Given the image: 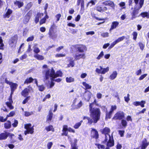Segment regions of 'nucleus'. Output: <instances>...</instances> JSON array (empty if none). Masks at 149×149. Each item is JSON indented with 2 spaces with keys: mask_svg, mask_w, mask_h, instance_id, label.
I'll return each mask as SVG.
<instances>
[{
  "mask_svg": "<svg viewBox=\"0 0 149 149\" xmlns=\"http://www.w3.org/2000/svg\"><path fill=\"white\" fill-rule=\"evenodd\" d=\"M140 104L141 107H144V104L146 103V101H145L142 100L141 102H140Z\"/></svg>",
  "mask_w": 149,
  "mask_h": 149,
  "instance_id": "e2e57ef3",
  "label": "nucleus"
},
{
  "mask_svg": "<svg viewBox=\"0 0 149 149\" xmlns=\"http://www.w3.org/2000/svg\"><path fill=\"white\" fill-rule=\"evenodd\" d=\"M38 87L39 90L40 91H42L45 89V87L43 85H41L38 86Z\"/></svg>",
  "mask_w": 149,
  "mask_h": 149,
  "instance_id": "8fccbe9b",
  "label": "nucleus"
},
{
  "mask_svg": "<svg viewBox=\"0 0 149 149\" xmlns=\"http://www.w3.org/2000/svg\"><path fill=\"white\" fill-rule=\"evenodd\" d=\"M149 145V142H148L146 139L143 140L141 146V149H146Z\"/></svg>",
  "mask_w": 149,
  "mask_h": 149,
  "instance_id": "4468645a",
  "label": "nucleus"
},
{
  "mask_svg": "<svg viewBox=\"0 0 149 149\" xmlns=\"http://www.w3.org/2000/svg\"><path fill=\"white\" fill-rule=\"evenodd\" d=\"M102 66H100L99 68L96 69L95 70L96 72L98 74H102Z\"/></svg>",
  "mask_w": 149,
  "mask_h": 149,
  "instance_id": "ea45409f",
  "label": "nucleus"
},
{
  "mask_svg": "<svg viewBox=\"0 0 149 149\" xmlns=\"http://www.w3.org/2000/svg\"><path fill=\"white\" fill-rule=\"evenodd\" d=\"M28 31L29 29L27 28H26L24 29L23 33V35L24 36H25L27 34Z\"/></svg>",
  "mask_w": 149,
  "mask_h": 149,
  "instance_id": "052dcab7",
  "label": "nucleus"
},
{
  "mask_svg": "<svg viewBox=\"0 0 149 149\" xmlns=\"http://www.w3.org/2000/svg\"><path fill=\"white\" fill-rule=\"evenodd\" d=\"M103 4L105 5L109 6L113 9H114L115 4L112 1H106L104 2Z\"/></svg>",
  "mask_w": 149,
  "mask_h": 149,
  "instance_id": "a211bd4d",
  "label": "nucleus"
},
{
  "mask_svg": "<svg viewBox=\"0 0 149 149\" xmlns=\"http://www.w3.org/2000/svg\"><path fill=\"white\" fill-rule=\"evenodd\" d=\"M101 36L103 37H107L109 36V33H103L101 34Z\"/></svg>",
  "mask_w": 149,
  "mask_h": 149,
  "instance_id": "680f3d73",
  "label": "nucleus"
},
{
  "mask_svg": "<svg viewBox=\"0 0 149 149\" xmlns=\"http://www.w3.org/2000/svg\"><path fill=\"white\" fill-rule=\"evenodd\" d=\"M53 145V143L52 142H49L47 143V146L48 149H50L52 145Z\"/></svg>",
  "mask_w": 149,
  "mask_h": 149,
  "instance_id": "bf43d9fd",
  "label": "nucleus"
},
{
  "mask_svg": "<svg viewBox=\"0 0 149 149\" xmlns=\"http://www.w3.org/2000/svg\"><path fill=\"white\" fill-rule=\"evenodd\" d=\"M33 80V79L31 77L27 78L25 80L24 83L25 84H28L30 83Z\"/></svg>",
  "mask_w": 149,
  "mask_h": 149,
  "instance_id": "f704fd0d",
  "label": "nucleus"
},
{
  "mask_svg": "<svg viewBox=\"0 0 149 149\" xmlns=\"http://www.w3.org/2000/svg\"><path fill=\"white\" fill-rule=\"evenodd\" d=\"M11 123L10 121H8L4 124V127L6 129H8L11 127Z\"/></svg>",
  "mask_w": 149,
  "mask_h": 149,
  "instance_id": "bb28decb",
  "label": "nucleus"
},
{
  "mask_svg": "<svg viewBox=\"0 0 149 149\" xmlns=\"http://www.w3.org/2000/svg\"><path fill=\"white\" fill-rule=\"evenodd\" d=\"M121 124L123 126L125 127L127 125V122L126 120H122L121 121Z\"/></svg>",
  "mask_w": 149,
  "mask_h": 149,
  "instance_id": "603ef678",
  "label": "nucleus"
},
{
  "mask_svg": "<svg viewBox=\"0 0 149 149\" xmlns=\"http://www.w3.org/2000/svg\"><path fill=\"white\" fill-rule=\"evenodd\" d=\"M18 124V122L17 120H15L14 123L12 124L13 126L14 127H16L17 126Z\"/></svg>",
  "mask_w": 149,
  "mask_h": 149,
  "instance_id": "6e6d98bb",
  "label": "nucleus"
},
{
  "mask_svg": "<svg viewBox=\"0 0 149 149\" xmlns=\"http://www.w3.org/2000/svg\"><path fill=\"white\" fill-rule=\"evenodd\" d=\"M119 22L117 21L113 22L111 24L110 30L115 29L118 25Z\"/></svg>",
  "mask_w": 149,
  "mask_h": 149,
  "instance_id": "b1692460",
  "label": "nucleus"
},
{
  "mask_svg": "<svg viewBox=\"0 0 149 149\" xmlns=\"http://www.w3.org/2000/svg\"><path fill=\"white\" fill-rule=\"evenodd\" d=\"M117 73L116 71H114L109 76V78L111 80H113L116 77Z\"/></svg>",
  "mask_w": 149,
  "mask_h": 149,
  "instance_id": "a878e982",
  "label": "nucleus"
},
{
  "mask_svg": "<svg viewBox=\"0 0 149 149\" xmlns=\"http://www.w3.org/2000/svg\"><path fill=\"white\" fill-rule=\"evenodd\" d=\"M12 12V10L10 9H8L6 13L4 15L3 17L5 18H8Z\"/></svg>",
  "mask_w": 149,
  "mask_h": 149,
  "instance_id": "393cba45",
  "label": "nucleus"
},
{
  "mask_svg": "<svg viewBox=\"0 0 149 149\" xmlns=\"http://www.w3.org/2000/svg\"><path fill=\"white\" fill-rule=\"evenodd\" d=\"M15 114V112L14 111H12L9 113V114L7 116L8 118L9 117H11L13 116Z\"/></svg>",
  "mask_w": 149,
  "mask_h": 149,
  "instance_id": "338daca9",
  "label": "nucleus"
},
{
  "mask_svg": "<svg viewBox=\"0 0 149 149\" xmlns=\"http://www.w3.org/2000/svg\"><path fill=\"white\" fill-rule=\"evenodd\" d=\"M124 116V113L121 111L117 112L114 115L113 118L115 119L120 120L123 118Z\"/></svg>",
  "mask_w": 149,
  "mask_h": 149,
  "instance_id": "1a4fd4ad",
  "label": "nucleus"
},
{
  "mask_svg": "<svg viewBox=\"0 0 149 149\" xmlns=\"http://www.w3.org/2000/svg\"><path fill=\"white\" fill-rule=\"evenodd\" d=\"M42 68L44 69L42 73L45 75L44 81L46 83L47 82V81L49 79V78L53 79L57 77H61L62 76V73L60 70L57 71L55 73L53 68H52L51 69L48 68L47 66L46 65H44Z\"/></svg>",
  "mask_w": 149,
  "mask_h": 149,
  "instance_id": "f257e3e1",
  "label": "nucleus"
},
{
  "mask_svg": "<svg viewBox=\"0 0 149 149\" xmlns=\"http://www.w3.org/2000/svg\"><path fill=\"white\" fill-rule=\"evenodd\" d=\"M32 3L31 2H30L27 4L26 8L28 9H29L30 8H31L32 6Z\"/></svg>",
  "mask_w": 149,
  "mask_h": 149,
  "instance_id": "774afa93",
  "label": "nucleus"
},
{
  "mask_svg": "<svg viewBox=\"0 0 149 149\" xmlns=\"http://www.w3.org/2000/svg\"><path fill=\"white\" fill-rule=\"evenodd\" d=\"M34 57L39 60H43L44 58L43 56L38 54H34Z\"/></svg>",
  "mask_w": 149,
  "mask_h": 149,
  "instance_id": "cd10ccee",
  "label": "nucleus"
},
{
  "mask_svg": "<svg viewBox=\"0 0 149 149\" xmlns=\"http://www.w3.org/2000/svg\"><path fill=\"white\" fill-rule=\"evenodd\" d=\"M81 4V10L80 12L81 13H83L84 10V0H77V5L79 6Z\"/></svg>",
  "mask_w": 149,
  "mask_h": 149,
  "instance_id": "ddd939ff",
  "label": "nucleus"
},
{
  "mask_svg": "<svg viewBox=\"0 0 149 149\" xmlns=\"http://www.w3.org/2000/svg\"><path fill=\"white\" fill-rule=\"evenodd\" d=\"M87 120L88 121V123L90 124H91L93 123H94L93 122V118H87Z\"/></svg>",
  "mask_w": 149,
  "mask_h": 149,
  "instance_id": "0e129e2a",
  "label": "nucleus"
},
{
  "mask_svg": "<svg viewBox=\"0 0 149 149\" xmlns=\"http://www.w3.org/2000/svg\"><path fill=\"white\" fill-rule=\"evenodd\" d=\"M104 55V53L103 51H102L100 54L96 58L97 60H100L101 59L103 56Z\"/></svg>",
  "mask_w": 149,
  "mask_h": 149,
  "instance_id": "37998d69",
  "label": "nucleus"
},
{
  "mask_svg": "<svg viewBox=\"0 0 149 149\" xmlns=\"http://www.w3.org/2000/svg\"><path fill=\"white\" fill-rule=\"evenodd\" d=\"M109 70V68L107 67L105 68H102V74H104L106 72H107Z\"/></svg>",
  "mask_w": 149,
  "mask_h": 149,
  "instance_id": "79ce46f5",
  "label": "nucleus"
},
{
  "mask_svg": "<svg viewBox=\"0 0 149 149\" xmlns=\"http://www.w3.org/2000/svg\"><path fill=\"white\" fill-rule=\"evenodd\" d=\"M74 61H71L70 63L68 65V67H73L74 66Z\"/></svg>",
  "mask_w": 149,
  "mask_h": 149,
  "instance_id": "09e8293b",
  "label": "nucleus"
},
{
  "mask_svg": "<svg viewBox=\"0 0 149 149\" xmlns=\"http://www.w3.org/2000/svg\"><path fill=\"white\" fill-rule=\"evenodd\" d=\"M48 18V16L47 15V14H46V15L45 16V17L40 20V24L41 25L45 23L46 22V19Z\"/></svg>",
  "mask_w": 149,
  "mask_h": 149,
  "instance_id": "c85d7f7f",
  "label": "nucleus"
},
{
  "mask_svg": "<svg viewBox=\"0 0 149 149\" xmlns=\"http://www.w3.org/2000/svg\"><path fill=\"white\" fill-rule=\"evenodd\" d=\"M29 91L30 90L29 89L26 88L22 91L21 93L22 95L24 97H26L28 95Z\"/></svg>",
  "mask_w": 149,
  "mask_h": 149,
  "instance_id": "412c9836",
  "label": "nucleus"
},
{
  "mask_svg": "<svg viewBox=\"0 0 149 149\" xmlns=\"http://www.w3.org/2000/svg\"><path fill=\"white\" fill-rule=\"evenodd\" d=\"M147 75V74H144L141 75L139 78V80H143L144 78H145Z\"/></svg>",
  "mask_w": 149,
  "mask_h": 149,
  "instance_id": "4d7b16f0",
  "label": "nucleus"
},
{
  "mask_svg": "<svg viewBox=\"0 0 149 149\" xmlns=\"http://www.w3.org/2000/svg\"><path fill=\"white\" fill-rule=\"evenodd\" d=\"M96 145L97 147L99 149H100V148L103 149L104 148V146L103 145H101L99 144H96Z\"/></svg>",
  "mask_w": 149,
  "mask_h": 149,
  "instance_id": "5fc2aeb1",
  "label": "nucleus"
},
{
  "mask_svg": "<svg viewBox=\"0 0 149 149\" xmlns=\"http://www.w3.org/2000/svg\"><path fill=\"white\" fill-rule=\"evenodd\" d=\"M137 34V33L136 32H134L132 33L133 39L135 40H136Z\"/></svg>",
  "mask_w": 149,
  "mask_h": 149,
  "instance_id": "de8ad7c7",
  "label": "nucleus"
},
{
  "mask_svg": "<svg viewBox=\"0 0 149 149\" xmlns=\"http://www.w3.org/2000/svg\"><path fill=\"white\" fill-rule=\"evenodd\" d=\"M95 4L94 1L93 0L91 1L88 2L87 5V6H91L92 5H94Z\"/></svg>",
  "mask_w": 149,
  "mask_h": 149,
  "instance_id": "a18cd8bd",
  "label": "nucleus"
},
{
  "mask_svg": "<svg viewBox=\"0 0 149 149\" xmlns=\"http://www.w3.org/2000/svg\"><path fill=\"white\" fill-rule=\"evenodd\" d=\"M45 129L46 130L47 132H49L51 131L52 132H54V130L53 126L51 125H50L46 127Z\"/></svg>",
  "mask_w": 149,
  "mask_h": 149,
  "instance_id": "2f4dec72",
  "label": "nucleus"
},
{
  "mask_svg": "<svg viewBox=\"0 0 149 149\" xmlns=\"http://www.w3.org/2000/svg\"><path fill=\"white\" fill-rule=\"evenodd\" d=\"M73 47L77 50L76 52L83 53L84 51L86 50V47L85 46L83 45H75L73 46Z\"/></svg>",
  "mask_w": 149,
  "mask_h": 149,
  "instance_id": "6e6552de",
  "label": "nucleus"
},
{
  "mask_svg": "<svg viewBox=\"0 0 149 149\" xmlns=\"http://www.w3.org/2000/svg\"><path fill=\"white\" fill-rule=\"evenodd\" d=\"M83 85L85 87V89H91V86L86 83L85 82H83L82 83Z\"/></svg>",
  "mask_w": 149,
  "mask_h": 149,
  "instance_id": "72a5a7b5",
  "label": "nucleus"
},
{
  "mask_svg": "<svg viewBox=\"0 0 149 149\" xmlns=\"http://www.w3.org/2000/svg\"><path fill=\"white\" fill-rule=\"evenodd\" d=\"M102 134L105 136L104 141L107 142V145L108 146L112 147L114 145V142L112 135L111 136L109 133L110 129L108 127H105L101 130Z\"/></svg>",
  "mask_w": 149,
  "mask_h": 149,
  "instance_id": "7ed1b4c3",
  "label": "nucleus"
},
{
  "mask_svg": "<svg viewBox=\"0 0 149 149\" xmlns=\"http://www.w3.org/2000/svg\"><path fill=\"white\" fill-rule=\"evenodd\" d=\"M74 141L75 142L74 143L71 144L72 149H78L76 147V143L77 141V140L76 139H75Z\"/></svg>",
  "mask_w": 149,
  "mask_h": 149,
  "instance_id": "a19ab883",
  "label": "nucleus"
},
{
  "mask_svg": "<svg viewBox=\"0 0 149 149\" xmlns=\"http://www.w3.org/2000/svg\"><path fill=\"white\" fill-rule=\"evenodd\" d=\"M7 117L6 118H4L2 116H0V121L2 122H4L7 120Z\"/></svg>",
  "mask_w": 149,
  "mask_h": 149,
  "instance_id": "13d9d810",
  "label": "nucleus"
},
{
  "mask_svg": "<svg viewBox=\"0 0 149 149\" xmlns=\"http://www.w3.org/2000/svg\"><path fill=\"white\" fill-rule=\"evenodd\" d=\"M29 97L30 96L26 97L23 101L22 104H24L27 102L29 99Z\"/></svg>",
  "mask_w": 149,
  "mask_h": 149,
  "instance_id": "69168bd1",
  "label": "nucleus"
},
{
  "mask_svg": "<svg viewBox=\"0 0 149 149\" xmlns=\"http://www.w3.org/2000/svg\"><path fill=\"white\" fill-rule=\"evenodd\" d=\"M11 91V94L10 97L9 98L8 102H6V104L7 107L10 109H14V107L13 106L12 104L13 103V101L12 98V95L14 92V91L16 89L18 85L16 83H12L10 85Z\"/></svg>",
  "mask_w": 149,
  "mask_h": 149,
  "instance_id": "20e7f679",
  "label": "nucleus"
},
{
  "mask_svg": "<svg viewBox=\"0 0 149 149\" xmlns=\"http://www.w3.org/2000/svg\"><path fill=\"white\" fill-rule=\"evenodd\" d=\"M86 57L85 54L83 53L76 52L75 58L76 60H79L80 58L84 59Z\"/></svg>",
  "mask_w": 149,
  "mask_h": 149,
  "instance_id": "9d476101",
  "label": "nucleus"
},
{
  "mask_svg": "<svg viewBox=\"0 0 149 149\" xmlns=\"http://www.w3.org/2000/svg\"><path fill=\"white\" fill-rule=\"evenodd\" d=\"M25 114L24 115L26 116H30L33 114V112L32 111L31 112H24Z\"/></svg>",
  "mask_w": 149,
  "mask_h": 149,
  "instance_id": "49530a36",
  "label": "nucleus"
},
{
  "mask_svg": "<svg viewBox=\"0 0 149 149\" xmlns=\"http://www.w3.org/2000/svg\"><path fill=\"white\" fill-rule=\"evenodd\" d=\"M8 136L10 139L12 143H14L16 141L14 140L13 139V138L15 137L14 134L8 132Z\"/></svg>",
  "mask_w": 149,
  "mask_h": 149,
  "instance_id": "4be33fe9",
  "label": "nucleus"
},
{
  "mask_svg": "<svg viewBox=\"0 0 149 149\" xmlns=\"http://www.w3.org/2000/svg\"><path fill=\"white\" fill-rule=\"evenodd\" d=\"M91 134L93 137L96 139H97L98 137V132L95 129H92Z\"/></svg>",
  "mask_w": 149,
  "mask_h": 149,
  "instance_id": "6ab92c4d",
  "label": "nucleus"
},
{
  "mask_svg": "<svg viewBox=\"0 0 149 149\" xmlns=\"http://www.w3.org/2000/svg\"><path fill=\"white\" fill-rule=\"evenodd\" d=\"M144 0H140L139 3V6L136 9L134 10L131 14L132 17L131 19L132 20H133L137 17L136 15L139 13V9L142 7L144 3Z\"/></svg>",
  "mask_w": 149,
  "mask_h": 149,
  "instance_id": "39448f33",
  "label": "nucleus"
},
{
  "mask_svg": "<svg viewBox=\"0 0 149 149\" xmlns=\"http://www.w3.org/2000/svg\"><path fill=\"white\" fill-rule=\"evenodd\" d=\"M83 122L82 120H81L80 122L76 123L74 126V127L75 129H77L81 125L82 123Z\"/></svg>",
  "mask_w": 149,
  "mask_h": 149,
  "instance_id": "e433bc0d",
  "label": "nucleus"
},
{
  "mask_svg": "<svg viewBox=\"0 0 149 149\" xmlns=\"http://www.w3.org/2000/svg\"><path fill=\"white\" fill-rule=\"evenodd\" d=\"M8 137V132L6 131L0 134V140L6 139Z\"/></svg>",
  "mask_w": 149,
  "mask_h": 149,
  "instance_id": "f3484780",
  "label": "nucleus"
},
{
  "mask_svg": "<svg viewBox=\"0 0 149 149\" xmlns=\"http://www.w3.org/2000/svg\"><path fill=\"white\" fill-rule=\"evenodd\" d=\"M106 116L105 119H107L108 118L109 119L111 118V116L112 114V112L110 111L109 112H108L107 111L106 112Z\"/></svg>",
  "mask_w": 149,
  "mask_h": 149,
  "instance_id": "c9c22d12",
  "label": "nucleus"
},
{
  "mask_svg": "<svg viewBox=\"0 0 149 149\" xmlns=\"http://www.w3.org/2000/svg\"><path fill=\"white\" fill-rule=\"evenodd\" d=\"M49 34L50 37L53 39H55L57 36L56 31L52 28L49 30Z\"/></svg>",
  "mask_w": 149,
  "mask_h": 149,
  "instance_id": "9b49d317",
  "label": "nucleus"
},
{
  "mask_svg": "<svg viewBox=\"0 0 149 149\" xmlns=\"http://www.w3.org/2000/svg\"><path fill=\"white\" fill-rule=\"evenodd\" d=\"M24 128L26 130L24 132L25 135H26L28 134H32L34 132L33 126H32L31 124H25L24 126Z\"/></svg>",
  "mask_w": 149,
  "mask_h": 149,
  "instance_id": "0eeeda50",
  "label": "nucleus"
},
{
  "mask_svg": "<svg viewBox=\"0 0 149 149\" xmlns=\"http://www.w3.org/2000/svg\"><path fill=\"white\" fill-rule=\"evenodd\" d=\"M66 80L68 83H70L74 81V79L72 77H67L66 78Z\"/></svg>",
  "mask_w": 149,
  "mask_h": 149,
  "instance_id": "473e14b6",
  "label": "nucleus"
},
{
  "mask_svg": "<svg viewBox=\"0 0 149 149\" xmlns=\"http://www.w3.org/2000/svg\"><path fill=\"white\" fill-rule=\"evenodd\" d=\"M125 36H123L118 38L116 40L115 42L116 44L117 43L123 40L125 38Z\"/></svg>",
  "mask_w": 149,
  "mask_h": 149,
  "instance_id": "58836bf2",
  "label": "nucleus"
},
{
  "mask_svg": "<svg viewBox=\"0 0 149 149\" xmlns=\"http://www.w3.org/2000/svg\"><path fill=\"white\" fill-rule=\"evenodd\" d=\"M32 11H30L24 17L23 20V22L24 24H26L29 22L32 15Z\"/></svg>",
  "mask_w": 149,
  "mask_h": 149,
  "instance_id": "f8f14e48",
  "label": "nucleus"
},
{
  "mask_svg": "<svg viewBox=\"0 0 149 149\" xmlns=\"http://www.w3.org/2000/svg\"><path fill=\"white\" fill-rule=\"evenodd\" d=\"M91 93L89 91H86L84 95L85 99L86 101H88L91 97Z\"/></svg>",
  "mask_w": 149,
  "mask_h": 149,
  "instance_id": "2eb2a0df",
  "label": "nucleus"
},
{
  "mask_svg": "<svg viewBox=\"0 0 149 149\" xmlns=\"http://www.w3.org/2000/svg\"><path fill=\"white\" fill-rule=\"evenodd\" d=\"M37 45V44H35L33 47V52L36 54L40 52V50L38 47H36Z\"/></svg>",
  "mask_w": 149,
  "mask_h": 149,
  "instance_id": "7c9ffc66",
  "label": "nucleus"
},
{
  "mask_svg": "<svg viewBox=\"0 0 149 149\" xmlns=\"http://www.w3.org/2000/svg\"><path fill=\"white\" fill-rule=\"evenodd\" d=\"M140 49L143 50L145 46V45L141 42H139V43Z\"/></svg>",
  "mask_w": 149,
  "mask_h": 149,
  "instance_id": "3c124183",
  "label": "nucleus"
},
{
  "mask_svg": "<svg viewBox=\"0 0 149 149\" xmlns=\"http://www.w3.org/2000/svg\"><path fill=\"white\" fill-rule=\"evenodd\" d=\"M95 104L100 106L99 104L97 103L95 99L93 102L90 104L89 108L91 117L93 120L94 123H97L100 119L101 111L100 109L94 107Z\"/></svg>",
  "mask_w": 149,
  "mask_h": 149,
  "instance_id": "f03ea898",
  "label": "nucleus"
},
{
  "mask_svg": "<svg viewBox=\"0 0 149 149\" xmlns=\"http://www.w3.org/2000/svg\"><path fill=\"white\" fill-rule=\"evenodd\" d=\"M65 54H57L55 55V57L56 58L64 57H65Z\"/></svg>",
  "mask_w": 149,
  "mask_h": 149,
  "instance_id": "c03bdc74",
  "label": "nucleus"
},
{
  "mask_svg": "<svg viewBox=\"0 0 149 149\" xmlns=\"http://www.w3.org/2000/svg\"><path fill=\"white\" fill-rule=\"evenodd\" d=\"M17 39L18 36L17 35H15L10 38L9 40L8 43L10 47L14 48L15 47Z\"/></svg>",
  "mask_w": 149,
  "mask_h": 149,
  "instance_id": "423d86ee",
  "label": "nucleus"
},
{
  "mask_svg": "<svg viewBox=\"0 0 149 149\" xmlns=\"http://www.w3.org/2000/svg\"><path fill=\"white\" fill-rule=\"evenodd\" d=\"M4 45L3 43V40L2 39V38L0 37V49L3 50L4 49Z\"/></svg>",
  "mask_w": 149,
  "mask_h": 149,
  "instance_id": "4c0bfd02",
  "label": "nucleus"
},
{
  "mask_svg": "<svg viewBox=\"0 0 149 149\" xmlns=\"http://www.w3.org/2000/svg\"><path fill=\"white\" fill-rule=\"evenodd\" d=\"M68 126L66 125H64L63 127V130H62L63 133H62V136L65 135L67 136L68 134Z\"/></svg>",
  "mask_w": 149,
  "mask_h": 149,
  "instance_id": "aec40b11",
  "label": "nucleus"
},
{
  "mask_svg": "<svg viewBox=\"0 0 149 149\" xmlns=\"http://www.w3.org/2000/svg\"><path fill=\"white\" fill-rule=\"evenodd\" d=\"M15 4L19 8H20L23 5V3L20 1H17L15 2Z\"/></svg>",
  "mask_w": 149,
  "mask_h": 149,
  "instance_id": "c756f323",
  "label": "nucleus"
},
{
  "mask_svg": "<svg viewBox=\"0 0 149 149\" xmlns=\"http://www.w3.org/2000/svg\"><path fill=\"white\" fill-rule=\"evenodd\" d=\"M34 38V36H32L30 37H28L26 40L27 42H29L32 41L33 40Z\"/></svg>",
  "mask_w": 149,
  "mask_h": 149,
  "instance_id": "864d4df0",
  "label": "nucleus"
},
{
  "mask_svg": "<svg viewBox=\"0 0 149 149\" xmlns=\"http://www.w3.org/2000/svg\"><path fill=\"white\" fill-rule=\"evenodd\" d=\"M53 114L51 111H49V114L47 117V121L50 122L52 120L53 117Z\"/></svg>",
  "mask_w": 149,
  "mask_h": 149,
  "instance_id": "5701e85b",
  "label": "nucleus"
},
{
  "mask_svg": "<svg viewBox=\"0 0 149 149\" xmlns=\"http://www.w3.org/2000/svg\"><path fill=\"white\" fill-rule=\"evenodd\" d=\"M43 16V14L42 13H38L35 17V22L37 24L39 21V19L41 18Z\"/></svg>",
  "mask_w": 149,
  "mask_h": 149,
  "instance_id": "dca6fc26",
  "label": "nucleus"
}]
</instances>
